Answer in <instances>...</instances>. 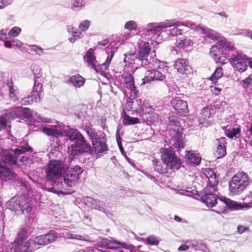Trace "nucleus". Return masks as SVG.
<instances>
[{
    "mask_svg": "<svg viewBox=\"0 0 252 252\" xmlns=\"http://www.w3.org/2000/svg\"><path fill=\"white\" fill-rule=\"evenodd\" d=\"M83 170L79 166H75L73 168L66 169L63 175V183L62 181L58 180L55 182L52 188H49L48 190L58 194H65V186L68 187H72L77 184L80 178V175L82 173ZM60 180H62L60 179Z\"/></svg>",
    "mask_w": 252,
    "mask_h": 252,
    "instance_id": "obj_1",
    "label": "nucleus"
},
{
    "mask_svg": "<svg viewBox=\"0 0 252 252\" xmlns=\"http://www.w3.org/2000/svg\"><path fill=\"white\" fill-rule=\"evenodd\" d=\"M189 23H192L190 22H187L183 24L179 21H176L175 20H166L159 23H149L147 25L146 32L157 34L160 32L161 30L163 28L174 27L170 30V33L173 36H176L181 35L184 32L183 27H187L189 28L187 25ZM189 28H190L189 27Z\"/></svg>",
    "mask_w": 252,
    "mask_h": 252,
    "instance_id": "obj_2",
    "label": "nucleus"
},
{
    "mask_svg": "<svg viewBox=\"0 0 252 252\" xmlns=\"http://www.w3.org/2000/svg\"><path fill=\"white\" fill-rule=\"evenodd\" d=\"M187 26L191 29H193L195 31L198 32L199 34H204L206 35L210 39L214 41H218V45L219 46H222L223 48H225V50L227 49H232L233 45L230 42H228L227 39L222 36L220 33L212 29L208 28H203L199 25L197 26L194 23H189Z\"/></svg>",
    "mask_w": 252,
    "mask_h": 252,
    "instance_id": "obj_3",
    "label": "nucleus"
},
{
    "mask_svg": "<svg viewBox=\"0 0 252 252\" xmlns=\"http://www.w3.org/2000/svg\"><path fill=\"white\" fill-rule=\"evenodd\" d=\"M250 178L244 171L236 173L229 182V194L239 195L247 188L250 184Z\"/></svg>",
    "mask_w": 252,
    "mask_h": 252,
    "instance_id": "obj_4",
    "label": "nucleus"
},
{
    "mask_svg": "<svg viewBox=\"0 0 252 252\" xmlns=\"http://www.w3.org/2000/svg\"><path fill=\"white\" fill-rule=\"evenodd\" d=\"M56 232L50 231L49 233L37 236L29 240V243H27L23 247V252H31L37 249L38 246L46 245L55 241L57 239Z\"/></svg>",
    "mask_w": 252,
    "mask_h": 252,
    "instance_id": "obj_5",
    "label": "nucleus"
},
{
    "mask_svg": "<svg viewBox=\"0 0 252 252\" xmlns=\"http://www.w3.org/2000/svg\"><path fill=\"white\" fill-rule=\"evenodd\" d=\"M229 61L233 68L240 72L246 71L248 67L249 59L245 54L238 51L232 53Z\"/></svg>",
    "mask_w": 252,
    "mask_h": 252,
    "instance_id": "obj_6",
    "label": "nucleus"
},
{
    "mask_svg": "<svg viewBox=\"0 0 252 252\" xmlns=\"http://www.w3.org/2000/svg\"><path fill=\"white\" fill-rule=\"evenodd\" d=\"M161 158L166 166L170 169L178 170L180 168L181 162L179 158L175 155L172 148L163 149Z\"/></svg>",
    "mask_w": 252,
    "mask_h": 252,
    "instance_id": "obj_7",
    "label": "nucleus"
},
{
    "mask_svg": "<svg viewBox=\"0 0 252 252\" xmlns=\"http://www.w3.org/2000/svg\"><path fill=\"white\" fill-rule=\"evenodd\" d=\"M63 168L64 164L61 161L51 160L45 169L47 178L51 181L58 179L62 174Z\"/></svg>",
    "mask_w": 252,
    "mask_h": 252,
    "instance_id": "obj_8",
    "label": "nucleus"
},
{
    "mask_svg": "<svg viewBox=\"0 0 252 252\" xmlns=\"http://www.w3.org/2000/svg\"><path fill=\"white\" fill-rule=\"evenodd\" d=\"M117 81L120 83V87L126 88L129 91L130 97H135L137 96V91L134 85L132 75L126 72H124L117 78Z\"/></svg>",
    "mask_w": 252,
    "mask_h": 252,
    "instance_id": "obj_9",
    "label": "nucleus"
},
{
    "mask_svg": "<svg viewBox=\"0 0 252 252\" xmlns=\"http://www.w3.org/2000/svg\"><path fill=\"white\" fill-rule=\"evenodd\" d=\"M97 246L99 247L105 248L109 249H116L124 248L132 250L134 246L126 243H121L114 240L112 238H102L98 242Z\"/></svg>",
    "mask_w": 252,
    "mask_h": 252,
    "instance_id": "obj_10",
    "label": "nucleus"
},
{
    "mask_svg": "<svg viewBox=\"0 0 252 252\" xmlns=\"http://www.w3.org/2000/svg\"><path fill=\"white\" fill-rule=\"evenodd\" d=\"M234 48L233 47L232 49H227L225 50V48H223L222 46L220 47L218 45V43H217L216 45L212 46L210 51V55L214 59L216 63L224 64L226 63L227 58V56L226 55L227 52L233 50Z\"/></svg>",
    "mask_w": 252,
    "mask_h": 252,
    "instance_id": "obj_11",
    "label": "nucleus"
},
{
    "mask_svg": "<svg viewBox=\"0 0 252 252\" xmlns=\"http://www.w3.org/2000/svg\"><path fill=\"white\" fill-rule=\"evenodd\" d=\"M217 190V188L211 186H207L204 189V194L201 199L209 207H213L218 203L216 194L215 193Z\"/></svg>",
    "mask_w": 252,
    "mask_h": 252,
    "instance_id": "obj_12",
    "label": "nucleus"
},
{
    "mask_svg": "<svg viewBox=\"0 0 252 252\" xmlns=\"http://www.w3.org/2000/svg\"><path fill=\"white\" fill-rule=\"evenodd\" d=\"M90 146L87 143H73L68 147V158L72 160L76 156L90 150Z\"/></svg>",
    "mask_w": 252,
    "mask_h": 252,
    "instance_id": "obj_13",
    "label": "nucleus"
},
{
    "mask_svg": "<svg viewBox=\"0 0 252 252\" xmlns=\"http://www.w3.org/2000/svg\"><path fill=\"white\" fill-rule=\"evenodd\" d=\"M31 115L32 114L30 108L16 107L12 108L10 110V112L7 116L11 119H15L21 117L29 119Z\"/></svg>",
    "mask_w": 252,
    "mask_h": 252,
    "instance_id": "obj_14",
    "label": "nucleus"
},
{
    "mask_svg": "<svg viewBox=\"0 0 252 252\" xmlns=\"http://www.w3.org/2000/svg\"><path fill=\"white\" fill-rule=\"evenodd\" d=\"M183 128H178L170 130L171 141L173 145L177 148H183L185 145V141L182 136Z\"/></svg>",
    "mask_w": 252,
    "mask_h": 252,
    "instance_id": "obj_15",
    "label": "nucleus"
},
{
    "mask_svg": "<svg viewBox=\"0 0 252 252\" xmlns=\"http://www.w3.org/2000/svg\"><path fill=\"white\" fill-rule=\"evenodd\" d=\"M165 75L157 70H148L145 73V76L142 79V84H145L152 81H162Z\"/></svg>",
    "mask_w": 252,
    "mask_h": 252,
    "instance_id": "obj_16",
    "label": "nucleus"
},
{
    "mask_svg": "<svg viewBox=\"0 0 252 252\" xmlns=\"http://www.w3.org/2000/svg\"><path fill=\"white\" fill-rule=\"evenodd\" d=\"M171 105L176 111L180 115H184L188 113L189 110L186 101L179 98H175L171 101Z\"/></svg>",
    "mask_w": 252,
    "mask_h": 252,
    "instance_id": "obj_17",
    "label": "nucleus"
},
{
    "mask_svg": "<svg viewBox=\"0 0 252 252\" xmlns=\"http://www.w3.org/2000/svg\"><path fill=\"white\" fill-rule=\"evenodd\" d=\"M94 52V50L93 48L89 49L84 56V61L87 64L88 66L91 67L96 72H99L97 66L99 64L97 63Z\"/></svg>",
    "mask_w": 252,
    "mask_h": 252,
    "instance_id": "obj_18",
    "label": "nucleus"
},
{
    "mask_svg": "<svg viewBox=\"0 0 252 252\" xmlns=\"http://www.w3.org/2000/svg\"><path fill=\"white\" fill-rule=\"evenodd\" d=\"M150 48L148 44H144V46L140 48V51L136 56L137 60L141 62V64L143 66L149 65V53Z\"/></svg>",
    "mask_w": 252,
    "mask_h": 252,
    "instance_id": "obj_19",
    "label": "nucleus"
},
{
    "mask_svg": "<svg viewBox=\"0 0 252 252\" xmlns=\"http://www.w3.org/2000/svg\"><path fill=\"white\" fill-rule=\"evenodd\" d=\"M202 172L208 180L207 186L217 188L218 182L214 170L210 168H203Z\"/></svg>",
    "mask_w": 252,
    "mask_h": 252,
    "instance_id": "obj_20",
    "label": "nucleus"
},
{
    "mask_svg": "<svg viewBox=\"0 0 252 252\" xmlns=\"http://www.w3.org/2000/svg\"><path fill=\"white\" fill-rule=\"evenodd\" d=\"M42 131L47 135L55 136L56 137L64 136V133H65L63 129L60 126H58L43 127Z\"/></svg>",
    "mask_w": 252,
    "mask_h": 252,
    "instance_id": "obj_21",
    "label": "nucleus"
},
{
    "mask_svg": "<svg viewBox=\"0 0 252 252\" xmlns=\"http://www.w3.org/2000/svg\"><path fill=\"white\" fill-rule=\"evenodd\" d=\"M64 135H67L69 139L74 141V143H87L81 133L76 129H70L67 133L64 131Z\"/></svg>",
    "mask_w": 252,
    "mask_h": 252,
    "instance_id": "obj_22",
    "label": "nucleus"
},
{
    "mask_svg": "<svg viewBox=\"0 0 252 252\" xmlns=\"http://www.w3.org/2000/svg\"><path fill=\"white\" fill-rule=\"evenodd\" d=\"M214 113V110L207 107L201 110L199 116V121L201 124L209 123L212 121V116Z\"/></svg>",
    "mask_w": 252,
    "mask_h": 252,
    "instance_id": "obj_23",
    "label": "nucleus"
},
{
    "mask_svg": "<svg viewBox=\"0 0 252 252\" xmlns=\"http://www.w3.org/2000/svg\"><path fill=\"white\" fill-rule=\"evenodd\" d=\"M92 141L93 148L96 154H101L107 150L106 144L103 138L98 137Z\"/></svg>",
    "mask_w": 252,
    "mask_h": 252,
    "instance_id": "obj_24",
    "label": "nucleus"
},
{
    "mask_svg": "<svg viewBox=\"0 0 252 252\" xmlns=\"http://www.w3.org/2000/svg\"><path fill=\"white\" fill-rule=\"evenodd\" d=\"M174 66L177 71L182 74H187V71L190 68L187 61L184 59H178L175 61Z\"/></svg>",
    "mask_w": 252,
    "mask_h": 252,
    "instance_id": "obj_25",
    "label": "nucleus"
},
{
    "mask_svg": "<svg viewBox=\"0 0 252 252\" xmlns=\"http://www.w3.org/2000/svg\"><path fill=\"white\" fill-rule=\"evenodd\" d=\"M22 197H18L14 196L10 199L7 203V208L13 211H20L21 209V202Z\"/></svg>",
    "mask_w": 252,
    "mask_h": 252,
    "instance_id": "obj_26",
    "label": "nucleus"
},
{
    "mask_svg": "<svg viewBox=\"0 0 252 252\" xmlns=\"http://www.w3.org/2000/svg\"><path fill=\"white\" fill-rule=\"evenodd\" d=\"M193 41L189 36H184L178 38L176 42V45L180 49H184L188 46H191Z\"/></svg>",
    "mask_w": 252,
    "mask_h": 252,
    "instance_id": "obj_27",
    "label": "nucleus"
},
{
    "mask_svg": "<svg viewBox=\"0 0 252 252\" xmlns=\"http://www.w3.org/2000/svg\"><path fill=\"white\" fill-rule=\"evenodd\" d=\"M218 146L217 149V154L218 155V158L224 157L226 154V141L225 137H220L218 139Z\"/></svg>",
    "mask_w": 252,
    "mask_h": 252,
    "instance_id": "obj_28",
    "label": "nucleus"
},
{
    "mask_svg": "<svg viewBox=\"0 0 252 252\" xmlns=\"http://www.w3.org/2000/svg\"><path fill=\"white\" fill-rule=\"evenodd\" d=\"M15 174L9 168L0 165V178L2 180H9L13 178Z\"/></svg>",
    "mask_w": 252,
    "mask_h": 252,
    "instance_id": "obj_29",
    "label": "nucleus"
},
{
    "mask_svg": "<svg viewBox=\"0 0 252 252\" xmlns=\"http://www.w3.org/2000/svg\"><path fill=\"white\" fill-rule=\"evenodd\" d=\"M7 87L9 90V95L10 98L13 101H16L19 99V92L16 86H14L12 81L7 83Z\"/></svg>",
    "mask_w": 252,
    "mask_h": 252,
    "instance_id": "obj_30",
    "label": "nucleus"
},
{
    "mask_svg": "<svg viewBox=\"0 0 252 252\" xmlns=\"http://www.w3.org/2000/svg\"><path fill=\"white\" fill-rule=\"evenodd\" d=\"M221 199L222 202L225 203L226 208H228L231 209L238 210L243 208L241 204L238 203L235 201L231 200L230 199L226 198L225 197H222Z\"/></svg>",
    "mask_w": 252,
    "mask_h": 252,
    "instance_id": "obj_31",
    "label": "nucleus"
},
{
    "mask_svg": "<svg viewBox=\"0 0 252 252\" xmlns=\"http://www.w3.org/2000/svg\"><path fill=\"white\" fill-rule=\"evenodd\" d=\"M70 83L75 88H80L85 83V79L79 74L73 75L69 79Z\"/></svg>",
    "mask_w": 252,
    "mask_h": 252,
    "instance_id": "obj_32",
    "label": "nucleus"
},
{
    "mask_svg": "<svg viewBox=\"0 0 252 252\" xmlns=\"http://www.w3.org/2000/svg\"><path fill=\"white\" fill-rule=\"evenodd\" d=\"M86 203L93 209L102 210L103 209L104 204L102 202L95 200L91 197H87Z\"/></svg>",
    "mask_w": 252,
    "mask_h": 252,
    "instance_id": "obj_33",
    "label": "nucleus"
},
{
    "mask_svg": "<svg viewBox=\"0 0 252 252\" xmlns=\"http://www.w3.org/2000/svg\"><path fill=\"white\" fill-rule=\"evenodd\" d=\"M88 4V0H74L70 8L73 11H78L85 7Z\"/></svg>",
    "mask_w": 252,
    "mask_h": 252,
    "instance_id": "obj_34",
    "label": "nucleus"
},
{
    "mask_svg": "<svg viewBox=\"0 0 252 252\" xmlns=\"http://www.w3.org/2000/svg\"><path fill=\"white\" fill-rule=\"evenodd\" d=\"M32 72L34 75V84L33 86V89L35 92L39 93L41 91V88L42 87V84L38 81V79L40 78L42 73H41L40 70H38L37 73H36L34 72V69H32Z\"/></svg>",
    "mask_w": 252,
    "mask_h": 252,
    "instance_id": "obj_35",
    "label": "nucleus"
},
{
    "mask_svg": "<svg viewBox=\"0 0 252 252\" xmlns=\"http://www.w3.org/2000/svg\"><path fill=\"white\" fill-rule=\"evenodd\" d=\"M228 127V126L222 127L224 129L225 135L230 138H233L236 137L240 132V128L239 127L232 128L231 127Z\"/></svg>",
    "mask_w": 252,
    "mask_h": 252,
    "instance_id": "obj_36",
    "label": "nucleus"
},
{
    "mask_svg": "<svg viewBox=\"0 0 252 252\" xmlns=\"http://www.w3.org/2000/svg\"><path fill=\"white\" fill-rule=\"evenodd\" d=\"M114 56V52L113 51H111L110 53L108 55L107 58L105 61V62L102 64H99L98 66V68L99 69V71L100 72L103 73L105 70H106L110 64L111 60Z\"/></svg>",
    "mask_w": 252,
    "mask_h": 252,
    "instance_id": "obj_37",
    "label": "nucleus"
},
{
    "mask_svg": "<svg viewBox=\"0 0 252 252\" xmlns=\"http://www.w3.org/2000/svg\"><path fill=\"white\" fill-rule=\"evenodd\" d=\"M57 234V239L59 238H64L67 239H77L82 240L83 239V237L82 236L72 233L70 232H65L62 233H58L56 232Z\"/></svg>",
    "mask_w": 252,
    "mask_h": 252,
    "instance_id": "obj_38",
    "label": "nucleus"
},
{
    "mask_svg": "<svg viewBox=\"0 0 252 252\" xmlns=\"http://www.w3.org/2000/svg\"><path fill=\"white\" fill-rule=\"evenodd\" d=\"M186 156L190 162L196 165L199 164L201 161V157L195 152L189 151Z\"/></svg>",
    "mask_w": 252,
    "mask_h": 252,
    "instance_id": "obj_39",
    "label": "nucleus"
},
{
    "mask_svg": "<svg viewBox=\"0 0 252 252\" xmlns=\"http://www.w3.org/2000/svg\"><path fill=\"white\" fill-rule=\"evenodd\" d=\"M126 108L127 111H137L139 108L138 100H134L132 98H128Z\"/></svg>",
    "mask_w": 252,
    "mask_h": 252,
    "instance_id": "obj_40",
    "label": "nucleus"
},
{
    "mask_svg": "<svg viewBox=\"0 0 252 252\" xmlns=\"http://www.w3.org/2000/svg\"><path fill=\"white\" fill-rule=\"evenodd\" d=\"M123 123L126 125H134L139 123L140 121L137 118L130 117L125 113L122 114Z\"/></svg>",
    "mask_w": 252,
    "mask_h": 252,
    "instance_id": "obj_41",
    "label": "nucleus"
},
{
    "mask_svg": "<svg viewBox=\"0 0 252 252\" xmlns=\"http://www.w3.org/2000/svg\"><path fill=\"white\" fill-rule=\"evenodd\" d=\"M21 202V209L20 210L23 212L26 211V212H30L32 209V207L30 203V200L28 199H26L25 197H22Z\"/></svg>",
    "mask_w": 252,
    "mask_h": 252,
    "instance_id": "obj_42",
    "label": "nucleus"
},
{
    "mask_svg": "<svg viewBox=\"0 0 252 252\" xmlns=\"http://www.w3.org/2000/svg\"><path fill=\"white\" fill-rule=\"evenodd\" d=\"M223 75L222 69L221 67H218L211 76L210 79L213 82L216 83L217 81Z\"/></svg>",
    "mask_w": 252,
    "mask_h": 252,
    "instance_id": "obj_43",
    "label": "nucleus"
},
{
    "mask_svg": "<svg viewBox=\"0 0 252 252\" xmlns=\"http://www.w3.org/2000/svg\"><path fill=\"white\" fill-rule=\"evenodd\" d=\"M222 197L220 198V202L218 203L219 206L216 210H212L219 214L224 213L226 211V205L225 203L221 200Z\"/></svg>",
    "mask_w": 252,
    "mask_h": 252,
    "instance_id": "obj_44",
    "label": "nucleus"
},
{
    "mask_svg": "<svg viewBox=\"0 0 252 252\" xmlns=\"http://www.w3.org/2000/svg\"><path fill=\"white\" fill-rule=\"evenodd\" d=\"M155 170L159 173H164L166 172V168L163 167L159 161H154Z\"/></svg>",
    "mask_w": 252,
    "mask_h": 252,
    "instance_id": "obj_45",
    "label": "nucleus"
},
{
    "mask_svg": "<svg viewBox=\"0 0 252 252\" xmlns=\"http://www.w3.org/2000/svg\"><path fill=\"white\" fill-rule=\"evenodd\" d=\"M21 29L18 27H14L9 32L8 35L13 37H17L21 32Z\"/></svg>",
    "mask_w": 252,
    "mask_h": 252,
    "instance_id": "obj_46",
    "label": "nucleus"
},
{
    "mask_svg": "<svg viewBox=\"0 0 252 252\" xmlns=\"http://www.w3.org/2000/svg\"><path fill=\"white\" fill-rule=\"evenodd\" d=\"M90 23L89 20H85L80 23L78 28L81 31H86L90 26Z\"/></svg>",
    "mask_w": 252,
    "mask_h": 252,
    "instance_id": "obj_47",
    "label": "nucleus"
},
{
    "mask_svg": "<svg viewBox=\"0 0 252 252\" xmlns=\"http://www.w3.org/2000/svg\"><path fill=\"white\" fill-rule=\"evenodd\" d=\"M147 244L150 245H157L159 243V240L155 236L151 235L149 236L147 239Z\"/></svg>",
    "mask_w": 252,
    "mask_h": 252,
    "instance_id": "obj_48",
    "label": "nucleus"
},
{
    "mask_svg": "<svg viewBox=\"0 0 252 252\" xmlns=\"http://www.w3.org/2000/svg\"><path fill=\"white\" fill-rule=\"evenodd\" d=\"M241 84L244 88H248L252 86V75L242 81Z\"/></svg>",
    "mask_w": 252,
    "mask_h": 252,
    "instance_id": "obj_49",
    "label": "nucleus"
},
{
    "mask_svg": "<svg viewBox=\"0 0 252 252\" xmlns=\"http://www.w3.org/2000/svg\"><path fill=\"white\" fill-rule=\"evenodd\" d=\"M85 130L89 136L92 139V141L98 137V135L95 132V130L93 128L91 127H86Z\"/></svg>",
    "mask_w": 252,
    "mask_h": 252,
    "instance_id": "obj_50",
    "label": "nucleus"
},
{
    "mask_svg": "<svg viewBox=\"0 0 252 252\" xmlns=\"http://www.w3.org/2000/svg\"><path fill=\"white\" fill-rule=\"evenodd\" d=\"M30 50L33 51L39 56L43 54V50L42 48L36 45H32L30 46Z\"/></svg>",
    "mask_w": 252,
    "mask_h": 252,
    "instance_id": "obj_51",
    "label": "nucleus"
},
{
    "mask_svg": "<svg viewBox=\"0 0 252 252\" xmlns=\"http://www.w3.org/2000/svg\"><path fill=\"white\" fill-rule=\"evenodd\" d=\"M125 28L128 30H134L137 28V24L134 21H129L126 23Z\"/></svg>",
    "mask_w": 252,
    "mask_h": 252,
    "instance_id": "obj_52",
    "label": "nucleus"
},
{
    "mask_svg": "<svg viewBox=\"0 0 252 252\" xmlns=\"http://www.w3.org/2000/svg\"><path fill=\"white\" fill-rule=\"evenodd\" d=\"M33 101L32 96L28 95L21 99V103L23 105H27L31 104Z\"/></svg>",
    "mask_w": 252,
    "mask_h": 252,
    "instance_id": "obj_53",
    "label": "nucleus"
},
{
    "mask_svg": "<svg viewBox=\"0 0 252 252\" xmlns=\"http://www.w3.org/2000/svg\"><path fill=\"white\" fill-rule=\"evenodd\" d=\"M170 125L171 126H174V127H172L171 130H173L174 129H177L178 128H182L180 126V123L176 119H172L170 120L169 122Z\"/></svg>",
    "mask_w": 252,
    "mask_h": 252,
    "instance_id": "obj_54",
    "label": "nucleus"
},
{
    "mask_svg": "<svg viewBox=\"0 0 252 252\" xmlns=\"http://www.w3.org/2000/svg\"><path fill=\"white\" fill-rule=\"evenodd\" d=\"M6 122V119L4 115L0 116V131L5 127Z\"/></svg>",
    "mask_w": 252,
    "mask_h": 252,
    "instance_id": "obj_55",
    "label": "nucleus"
},
{
    "mask_svg": "<svg viewBox=\"0 0 252 252\" xmlns=\"http://www.w3.org/2000/svg\"><path fill=\"white\" fill-rule=\"evenodd\" d=\"M13 2L12 0H0V9L11 4Z\"/></svg>",
    "mask_w": 252,
    "mask_h": 252,
    "instance_id": "obj_56",
    "label": "nucleus"
},
{
    "mask_svg": "<svg viewBox=\"0 0 252 252\" xmlns=\"http://www.w3.org/2000/svg\"><path fill=\"white\" fill-rule=\"evenodd\" d=\"M125 58L124 60V62L126 63H128L129 64L133 63V61L132 58L134 57V55L129 54L128 55H126L124 54Z\"/></svg>",
    "mask_w": 252,
    "mask_h": 252,
    "instance_id": "obj_57",
    "label": "nucleus"
},
{
    "mask_svg": "<svg viewBox=\"0 0 252 252\" xmlns=\"http://www.w3.org/2000/svg\"><path fill=\"white\" fill-rule=\"evenodd\" d=\"M11 41L12 45H13V48L15 47L17 48H20L23 45V43L18 39H13Z\"/></svg>",
    "mask_w": 252,
    "mask_h": 252,
    "instance_id": "obj_58",
    "label": "nucleus"
},
{
    "mask_svg": "<svg viewBox=\"0 0 252 252\" xmlns=\"http://www.w3.org/2000/svg\"><path fill=\"white\" fill-rule=\"evenodd\" d=\"M33 92L36 93V94H33L32 96H34V99L36 102H39L40 100V94L42 93V91L40 92H36L33 89Z\"/></svg>",
    "mask_w": 252,
    "mask_h": 252,
    "instance_id": "obj_59",
    "label": "nucleus"
},
{
    "mask_svg": "<svg viewBox=\"0 0 252 252\" xmlns=\"http://www.w3.org/2000/svg\"><path fill=\"white\" fill-rule=\"evenodd\" d=\"M7 32L4 30H0V40H4L7 38L6 36Z\"/></svg>",
    "mask_w": 252,
    "mask_h": 252,
    "instance_id": "obj_60",
    "label": "nucleus"
},
{
    "mask_svg": "<svg viewBox=\"0 0 252 252\" xmlns=\"http://www.w3.org/2000/svg\"><path fill=\"white\" fill-rule=\"evenodd\" d=\"M39 121H40L41 122L45 123H51L52 122V121L50 119L48 118H45L41 116H39L37 117Z\"/></svg>",
    "mask_w": 252,
    "mask_h": 252,
    "instance_id": "obj_61",
    "label": "nucleus"
},
{
    "mask_svg": "<svg viewBox=\"0 0 252 252\" xmlns=\"http://www.w3.org/2000/svg\"><path fill=\"white\" fill-rule=\"evenodd\" d=\"M251 136H252V123L251 124L250 127L247 130L246 137L250 139Z\"/></svg>",
    "mask_w": 252,
    "mask_h": 252,
    "instance_id": "obj_62",
    "label": "nucleus"
},
{
    "mask_svg": "<svg viewBox=\"0 0 252 252\" xmlns=\"http://www.w3.org/2000/svg\"><path fill=\"white\" fill-rule=\"evenodd\" d=\"M68 32L72 33V34H76V32L78 31L77 29L76 28H75L74 27H68L67 28Z\"/></svg>",
    "mask_w": 252,
    "mask_h": 252,
    "instance_id": "obj_63",
    "label": "nucleus"
},
{
    "mask_svg": "<svg viewBox=\"0 0 252 252\" xmlns=\"http://www.w3.org/2000/svg\"><path fill=\"white\" fill-rule=\"evenodd\" d=\"M237 229H238V231L239 233H242L244 232L245 231L248 230V228L246 227H244L242 225H240V226H238Z\"/></svg>",
    "mask_w": 252,
    "mask_h": 252,
    "instance_id": "obj_64",
    "label": "nucleus"
}]
</instances>
